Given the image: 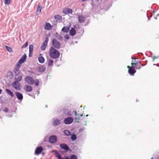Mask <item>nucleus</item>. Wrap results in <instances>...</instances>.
<instances>
[{"instance_id":"obj_1","label":"nucleus","mask_w":159,"mask_h":159,"mask_svg":"<svg viewBox=\"0 0 159 159\" xmlns=\"http://www.w3.org/2000/svg\"><path fill=\"white\" fill-rule=\"evenodd\" d=\"M49 54L52 58L56 59L59 57L60 53L53 47H51L49 50Z\"/></svg>"},{"instance_id":"obj_2","label":"nucleus","mask_w":159,"mask_h":159,"mask_svg":"<svg viewBox=\"0 0 159 159\" xmlns=\"http://www.w3.org/2000/svg\"><path fill=\"white\" fill-rule=\"evenodd\" d=\"M52 43L54 48L59 49L61 46V44L57 40L55 39H52Z\"/></svg>"},{"instance_id":"obj_3","label":"nucleus","mask_w":159,"mask_h":159,"mask_svg":"<svg viewBox=\"0 0 159 159\" xmlns=\"http://www.w3.org/2000/svg\"><path fill=\"white\" fill-rule=\"evenodd\" d=\"M25 81L30 85H32L34 83V80L30 76H27L25 78Z\"/></svg>"},{"instance_id":"obj_4","label":"nucleus","mask_w":159,"mask_h":159,"mask_svg":"<svg viewBox=\"0 0 159 159\" xmlns=\"http://www.w3.org/2000/svg\"><path fill=\"white\" fill-rule=\"evenodd\" d=\"M19 82L16 81H14L12 84V86L17 90L20 89V84Z\"/></svg>"},{"instance_id":"obj_5","label":"nucleus","mask_w":159,"mask_h":159,"mask_svg":"<svg viewBox=\"0 0 159 159\" xmlns=\"http://www.w3.org/2000/svg\"><path fill=\"white\" fill-rule=\"evenodd\" d=\"M57 137L56 135L51 136L49 138L48 141L51 143H54L56 142L57 141Z\"/></svg>"},{"instance_id":"obj_6","label":"nucleus","mask_w":159,"mask_h":159,"mask_svg":"<svg viewBox=\"0 0 159 159\" xmlns=\"http://www.w3.org/2000/svg\"><path fill=\"white\" fill-rule=\"evenodd\" d=\"M73 121V119L71 117H68L64 120V123L66 125H70Z\"/></svg>"},{"instance_id":"obj_7","label":"nucleus","mask_w":159,"mask_h":159,"mask_svg":"<svg viewBox=\"0 0 159 159\" xmlns=\"http://www.w3.org/2000/svg\"><path fill=\"white\" fill-rule=\"evenodd\" d=\"M128 68V72L129 74L131 75H134V74L136 72V71L135 70L134 67L132 66L130 67L129 66H127Z\"/></svg>"},{"instance_id":"obj_8","label":"nucleus","mask_w":159,"mask_h":159,"mask_svg":"<svg viewBox=\"0 0 159 159\" xmlns=\"http://www.w3.org/2000/svg\"><path fill=\"white\" fill-rule=\"evenodd\" d=\"M46 67L43 65H40L38 66L37 69L39 73H42L44 72L46 70Z\"/></svg>"},{"instance_id":"obj_9","label":"nucleus","mask_w":159,"mask_h":159,"mask_svg":"<svg viewBox=\"0 0 159 159\" xmlns=\"http://www.w3.org/2000/svg\"><path fill=\"white\" fill-rule=\"evenodd\" d=\"M14 72L15 74V77L23 74L20 70V69H19L18 67H15L14 69Z\"/></svg>"},{"instance_id":"obj_10","label":"nucleus","mask_w":159,"mask_h":159,"mask_svg":"<svg viewBox=\"0 0 159 159\" xmlns=\"http://www.w3.org/2000/svg\"><path fill=\"white\" fill-rule=\"evenodd\" d=\"M60 146L61 148L67 151L70 150V148L65 143H61L60 145Z\"/></svg>"},{"instance_id":"obj_11","label":"nucleus","mask_w":159,"mask_h":159,"mask_svg":"<svg viewBox=\"0 0 159 159\" xmlns=\"http://www.w3.org/2000/svg\"><path fill=\"white\" fill-rule=\"evenodd\" d=\"M62 12L65 14H67L68 13H72V10L71 9L67 8L63 10Z\"/></svg>"},{"instance_id":"obj_12","label":"nucleus","mask_w":159,"mask_h":159,"mask_svg":"<svg viewBox=\"0 0 159 159\" xmlns=\"http://www.w3.org/2000/svg\"><path fill=\"white\" fill-rule=\"evenodd\" d=\"M78 21L80 23H82L85 21V17L81 15H79L78 16Z\"/></svg>"},{"instance_id":"obj_13","label":"nucleus","mask_w":159,"mask_h":159,"mask_svg":"<svg viewBox=\"0 0 159 159\" xmlns=\"http://www.w3.org/2000/svg\"><path fill=\"white\" fill-rule=\"evenodd\" d=\"M15 94L19 100H22L23 98V96L21 93L18 92H16L15 93Z\"/></svg>"},{"instance_id":"obj_14","label":"nucleus","mask_w":159,"mask_h":159,"mask_svg":"<svg viewBox=\"0 0 159 159\" xmlns=\"http://www.w3.org/2000/svg\"><path fill=\"white\" fill-rule=\"evenodd\" d=\"M26 58L27 56L26 54H24L19 61V63H20V64H22L24 63L26 59Z\"/></svg>"},{"instance_id":"obj_15","label":"nucleus","mask_w":159,"mask_h":159,"mask_svg":"<svg viewBox=\"0 0 159 159\" xmlns=\"http://www.w3.org/2000/svg\"><path fill=\"white\" fill-rule=\"evenodd\" d=\"M60 123V120L58 119H55L53 121V125L54 126H57L59 125Z\"/></svg>"},{"instance_id":"obj_16","label":"nucleus","mask_w":159,"mask_h":159,"mask_svg":"<svg viewBox=\"0 0 159 159\" xmlns=\"http://www.w3.org/2000/svg\"><path fill=\"white\" fill-rule=\"evenodd\" d=\"M24 89L27 92H30L32 90V87L30 85H26L24 87Z\"/></svg>"},{"instance_id":"obj_17","label":"nucleus","mask_w":159,"mask_h":159,"mask_svg":"<svg viewBox=\"0 0 159 159\" xmlns=\"http://www.w3.org/2000/svg\"><path fill=\"white\" fill-rule=\"evenodd\" d=\"M43 149L41 147H39L36 149L35 151V154H39L40 153L43 151Z\"/></svg>"},{"instance_id":"obj_18","label":"nucleus","mask_w":159,"mask_h":159,"mask_svg":"<svg viewBox=\"0 0 159 159\" xmlns=\"http://www.w3.org/2000/svg\"><path fill=\"white\" fill-rule=\"evenodd\" d=\"M23 75H18L17 76H16L15 77V78H14L15 81H16L18 82H19L20 81L22 80V78Z\"/></svg>"},{"instance_id":"obj_19","label":"nucleus","mask_w":159,"mask_h":159,"mask_svg":"<svg viewBox=\"0 0 159 159\" xmlns=\"http://www.w3.org/2000/svg\"><path fill=\"white\" fill-rule=\"evenodd\" d=\"M44 28L45 30H50L52 29V27L50 23L47 22Z\"/></svg>"},{"instance_id":"obj_20","label":"nucleus","mask_w":159,"mask_h":159,"mask_svg":"<svg viewBox=\"0 0 159 159\" xmlns=\"http://www.w3.org/2000/svg\"><path fill=\"white\" fill-rule=\"evenodd\" d=\"M56 38L60 41H62L63 40V38L61 35L59 34L58 33L56 32L55 34Z\"/></svg>"},{"instance_id":"obj_21","label":"nucleus","mask_w":159,"mask_h":159,"mask_svg":"<svg viewBox=\"0 0 159 159\" xmlns=\"http://www.w3.org/2000/svg\"><path fill=\"white\" fill-rule=\"evenodd\" d=\"M70 34V35L73 36L75 35L76 34V31L75 29L74 28H72L70 30L69 32Z\"/></svg>"},{"instance_id":"obj_22","label":"nucleus","mask_w":159,"mask_h":159,"mask_svg":"<svg viewBox=\"0 0 159 159\" xmlns=\"http://www.w3.org/2000/svg\"><path fill=\"white\" fill-rule=\"evenodd\" d=\"M6 91L7 93L11 97L13 98L14 97V95L13 92L9 89H6Z\"/></svg>"},{"instance_id":"obj_23","label":"nucleus","mask_w":159,"mask_h":159,"mask_svg":"<svg viewBox=\"0 0 159 159\" xmlns=\"http://www.w3.org/2000/svg\"><path fill=\"white\" fill-rule=\"evenodd\" d=\"M52 152L55 153V156L57 157L58 159H61L62 158L61 157L60 154L56 150H53Z\"/></svg>"},{"instance_id":"obj_24","label":"nucleus","mask_w":159,"mask_h":159,"mask_svg":"<svg viewBox=\"0 0 159 159\" xmlns=\"http://www.w3.org/2000/svg\"><path fill=\"white\" fill-rule=\"evenodd\" d=\"M7 77L9 79H12L13 78V74L12 72L11 71H8L7 74Z\"/></svg>"},{"instance_id":"obj_25","label":"nucleus","mask_w":159,"mask_h":159,"mask_svg":"<svg viewBox=\"0 0 159 159\" xmlns=\"http://www.w3.org/2000/svg\"><path fill=\"white\" fill-rule=\"evenodd\" d=\"M61 31L64 33H68L69 31V28L67 27H64L62 28Z\"/></svg>"},{"instance_id":"obj_26","label":"nucleus","mask_w":159,"mask_h":159,"mask_svg":"<svg viewBox=\"0 0 159 159\" xmlns=\"http://www.w3.org/2000/svg\"><path fill=\"white\" fill-rule=\"evenodd\" d=\"M38 61L40 63H43L44 62L45 59L43 57L40 56L38 57Z\"/></svg>"},{"instance_id":"obj_27","label":"nucleus","mask_w":159,"mask_h":159,"mask_svg":"<svg viewBox=\"0 0 159 159\" xmlns=\"http://www.w3.org/2000/svg\"><path fill=\"white\" fill-rule=\"evenodd\" d=\"M55 18L57 20V21L61 20L62 19V17L61 16L59 15H57L55 16Z\"/></svg>"},{"instance_id":"obj_28","label":"nucleus","mask_w":159,"mask_h":159,"mask_svg":"<svg viewBox=\"0 0 159 159\" xmlns=\"http://www.w3.org/2000/svg\"><path fill=\"white\" fill-rule=\"evenodd\" d=\"M64 113L68 116H70V113L69 110L67 109L64 110Z\"/></svg>"},{"instance_id":"obj_29","label":"nucleus","mask_w":159,"mask_h":159,"mask_svg":"<svg viewBox=\"0 0 159 159\" xmlns=\"http://www.w3.org/2000/svg\"><path fill=\"white\" fill-rule=\"evenodd\" d=\"M53 63V60L51 59H49L48 60V66H52Z\"/></svg>"},{"instance_id":"obj_30","label":"nucleus","mask_w":159,"mask_h":159,"mask_svg":"<svg viewBox=\"0 0 159 159\" xmlns=\"http://www.w3.org/2000/svg\"><path fill=\"white\" fill-rule=\"evenodd\" d=\"M64 133L65 135L67 136H69L70 134V132L68 130H64Z\"/></svg>"},{"instance_id":"obj_31","label":"nucleus","mask_w":159,"mask_h":159,"mask_svg":"<svg viewBox=\"0 0 159 159\" xmlns=\"http://www.w3.org/2000/svg\"><path fill=\"white\" fill-rule=\"evenodd\" d=\"M49 39L48 37H46L45 38V39L44 42L43 43V44L46 46L47 45L48 42V41Z\"/></svg>"},{"instance_id":"obj_32","label":"nucleus","mask_w":159,"mask_h":159,"mask_svg":"<svg viewBox=\"0 0 159 159\" xmlns=\"http://www.w3.org/2000/svg\"><path fill=\"white\" fill-rule=\"evenodd\" d=\"M42 7L40 4H38L37 5V11L41 12V9Z\"/></svg>"},{"instance_id":"obj_33","label":"nucleus","mask_w":159,"mask_h":159,"mask_svg":"<svg viewBox=\"0 0 159 159\" xmlns=\"http://www.w3.org/2000/svg\"><path fill=\"white\" fill-rule=\"evenodd\" d=\"M77 138L75 134H74L71 135V139L73 141H75L76 139Z\"/></svg>"},{"instance_id":"obj_34","label":"nucleus","mask_w":159,"mask_h":159,"mask_svg":"<svg viewBox=\"0 0 159 159\" xmlns=\"http://www.w3.org/2000/svg\"><path fill=\"white\" fill-rule=\"evenodd\" d=\"M4 2L5 4H9L11 2V0H4Z\"/></svg>"},{"instance_id":"obj_35","label":"nucleus","mask_w":159,"mask_h":159,"mask_svg":"<svg viewBox=\"0 0 159 159\" xmlns=\"http://www.w3.org/2000/svg\"><path fill=\"white\" fill-rule=\"evenodd\" d=\"M28 44V41H26L25 43L22 46L21 48H23L26 47Z\"/></svg>"},{"instance_id":"obj_36","label":"nucleus","mask_w":159,"mask_h":159,"mask_svg":"<svg viewBox=\"0 0 159 159\" xmlns=\"http://www.w3.org/2000/svg\"><path fill=\"white\" fill-rule=\"evenodd\" d=\"M6 49H7V50L9 52H12V50L11 48H10L7 46H6Z\"/></svg>"},{"instance_id":"obj_37","label":"nucleus","mask_w":159,"mask_h":159,"mask_svg":"<svg viewBox=\"0 0 159 159\" xmlns=\"http://www.w3.org/2000/svg\"><path fill=\"white\" fill-rule=\"evenodd\" d=\"M33 45H30L29 46V52H33Z\"/></svg>"},{"instance_id":"obj_38","label":"nucleus","mask_w":159,"mask_h":159,"mask_svg":"<svg viewBox=\"0 0 159 159\" xmlns=\"http://www.w3.org/2000/svg\"><path fill=\"white\" fill-rule=\"evenodd\" d=\"M70 159H77V157L75 155H72L70 157Z\"/></svg>"},{"instance_id":"obj_39","label":"nucleus","mask_w":159,"mask_h":159,"mask_svg":"<svg viewBox=\"0 0 159 159\" xmlns=\"http://www.w3.org/2000/svg\"><path fill=\"white\" fill-rule=\"evenodd\" d=\"M46 46L42 44L41 47V49L42 51L46 49Z\"/></svg>"},{"instance_id":"obj_40","label":"nucleus","mask_w":159,"mask_h":159,"mask_svg":"<svg viewBox=\"0 0 159 159\" xmlns=\"http://www.w3.org/2000/svg\"><path fill=\"white\" fill-rule=\"evenodd\" d=\"M136 62L135 63V65L138 66L139 64H141V62L139 61H135Z\"/></svg>"},{"instance_id":"obj_41","label":"nucleus","mask_w":159,"mask_h":159,"mask_svg":"<svg viewBox=\"0 0 159 159\" xmlns=\"http://www.w3.org/2000/svg\"><path fill=\"white\" fill-rule=\"evenodd\" d=\"M73 113H74V114L75 116H77V115H78V116H79L80 117H82L83 116V115L82 114H80V115H79V114H77L76 112L75 111H74L73 112Z\"/></svg>"},{"instance_id":"obj_42","label":"nucleus","mask_w":159,"mask_h":159,"mask_svg":"<svg viewBox=\"0 0 159 159\" xmlns=\"http://www.w3.org/2000/svg\"><path fill=\"white\" fill-rule=\"evenodd\" d=\"M64 38L65 39L68 40L70 38V36L68 34H67L64 36Z\"/></svg>"},{"instance_id":"obj_43","label":"nucleus","mask_w":159,"mask_h":159,"mask_svg":"<svg viewBox=\"0 0 159 159\" xmlns=\"http://www.w3.org/2000/svg\"><path fill=\"white\" fill-rule=\"evenodd\" d=\"M21 64H20V63H19V61L18 62L17 64H16V66L15 67H18L19 68V69H20V65Z\"/></svg>"},{"instance_id":"obj_44","label":"nucleus","mask_w":159,"mask_h":159,"mask_svg":"<svg viewBox=\"0 0 159 159\" xmlns=\"http://www.w3.org/2000/svg\"><path fill=\"white\" fill-rule=\"evenodd\" d=\"M159 57V56H157V57L155 56H153L152 57L153 61H154L155 59L158 58Z\"/></svg>"},{"instance_id":"obj_45","label":"nucleus","mask_w":159,"mask_h":159,"mask_svg":"<svg viewBox=\"0 0 159 159\" xmlns=\"http://www.w3.org/2000/svg\"><path fill=\"white\" fill-rule=\"evenodd\" d=\"M3 111L5 112H8V109L7 108H5V109L3 110Z\"/></svg>"},{"instance_id":"obj_46","label":"nucleus","mask_w":159,"mask_h":159,"mask_svg":"<svg viewBox=\"0 0 159 159\" xmlns=\"http://www.w3.org/2000/svg\"><path fill=\"white\" fill-rule=\"evenodd\" d=\"M39 84V81L38 80H37L35 83V85L36 86H38Z\"/></svg>"},{"instance_id":"obj_47","label":"nucleus","mask_w":159,"mask_h":159,"mask_svg":"<svg viewBox=\"0 0 159 159\" xmlns=\"http://www.w3.org/2000/svg\"><path fill=\"white\" fill-rule=\"evenodd\" d=\"M80 120V118L79 117H77V118H75V121L79 122V120Z\"/></svg>"},{"instance_id":"obj_48","label":"nucleus","mask_w":159,"mask_h":159,"mask_svg":"<svg viewBox=\"0 0 159 159\" xmlns=\"http://www.w3.org/2000/svg\"><path fill=\"white\" fill-rule=\"evenodd\" d=\"M32 52H29V57H31L32 56Z\"/></svg>"},{"instance_id":"obj_49","label":"nucleus","mask_w":159,"mask_h":159,"mask_svg":"<svg viewBox=\"0 0 159 159\" xmlns=\"http://www.w3.org/2000/svg\"><path fill=\"white\" fill-rule=\"evenodd\" d=\"M137 66L136 67V68L137 69H139L141 68V67L139 65H138V66Z\"/></svg>"},{"instance_id":"obj_50","label":"nucleus","mask_w":159,"mask_h":159,"mask_svg":"<svg viewBox=\"0 0 159 159\" xmlns=\"http://www.w3.org/2000/svg\"><path fill=\"white\" fill-rule=\"evenodd\" d=\"M61 159H70V158L67 157H65V158H62Z\"/></svg>"},{"instance_id":"obj_51","label":"nucleus","mask_w":159,"mask_h":159,"mask_svg":"<svg viewBox=\"0 0 159 159\" xmlns=\"http://www.w3.org/2000/svg\"><path fill=\"white\" fill-rule=\"evenodd\" d=\"M131 65H135V63H134H134H132H132H131Z\"/></svg>"},{"instance_id":"obj_52","label":"nucleus","mask_w":159,"mask_h":159,"mask_svg":"<svg viewBox=\"0 0 159 159\" xmlns=\"http://www.w3.org/2000/svg\"><path fill=\"white\" fill-rule=\"evenodd\" d=\"M156 66H158L159 67V64H157L156 65Z\"/></svg>"},{"instance_id":"obj_53","label":"nucleus","mask_w":159,"mask_h":159,"mask_svg":"<svg viewBox=\"0 0 159 159\" xmlns=\"http://www.w3.org/2000/svg\"><path fill=\"white\" fill-rule=\"evenodd\" d=\"M2 91V90L1 89H0V94L1 93Z\"/></svg>"},{"instance_id":"obj_54","label":"nucleus","mask_w":159,"mask_h":159,"mask_svg":"<svg viewBox=\"0 0 159 159\" xmlns=\"http://www.w3.org/2000/svg\"><path fill=\"white\" fill-rule=\"evenodd\" d=\"M86 0H82V1H84V2L85 1H86Z\"/></svg>"},{"instance_id":"obj_55","label":"nucleus","mask_w":159,"mask_h":159,"mask_svg":"<svg viewBox=\"0 0 159 159\" xmlns=\"http://www.w3.org/2000/svg\"><path fill=\"white\" fill-rule=\"evenodd\" d=\"M141 65L142 66H144V65L142 64H141Z\"/></svg>"},{"instance_id":"obj_56","label":"nucleus","mask_w":159,"mask_h":159,"mask_svg":"<svg viewBox=\"0 0 159 159\" xmlns=\"http://www.w3.org/2000/svg\"><path fill=\"white\" fill-rule=\"evenodd\" d=\"M88 116V115H87L86 116V117H87V116Z\"/></svg>"},{"instance_id":"obj_57","label":"nucleus","mask_w":159,"mask_h":159,"mask_svg":"<svg viewBox=\"0 0 159 159\" xmlns=\"http://www.w3.org/2000/svg\"><path fill=\"white\" fill-rule=\"evenodd\" d=\"M156 64H153V65H156Z\"/></svg>"},{"instance_id":"obj_58","label":"nucleus","mask_w":159,"mask_h":159,"mask_svg":"<svg viewBox=\"0 0 159 159\" xmlns=\"http://www.w3.org/2000/svg\"><path fill=\"white\" fill-rule=\"evenodd\" d=\"M46 107H47V105H46Z\"/></svg>"},{"instance_id":"obj_59","label":"nucleus","mask_w":159,"mask_h":159,"mask_svg":"<svg viewBox=\"0 0 159 159\" xmlns=\"http://www.w3.org/2000/svg\"><path fill=\"white\" fill-rule=\"evenodd\" d=\"M157 16H159V14H158L157 15Z\"/></svg>"},{"instance_id":"obj_60","label":"nucleus","mask_w":159,"mask_h":159,"mask_svg":"<svg viewBox=\"0 0 159 159\" xmlns=\"http://www.w3.org/2000/svg\"><path fill=\"white\" fill-rule=\"evenodd\" d=\"M151 159H153V158H152H152H151Z\"/></svg>"},{"instance_id":"obj_61","label":"nucleus","mask_w":159,"mask_h":159,"mask_svg":"<svg viewBox=\"0 0 159 159\" xmlns=\"http://www.w3.org/2000/svg\"><path fill=\"white\" fill-rule=\"evenodd\" d=\"M85 125H87V124H85Z\"/></svg>"},{"instance_id":"obj_62","label":"nucleus","mask_w":159,"mask_h":159,"mask_svg":"<svg viewBox=\"0 0 159 159\" xmlns=\"http://www.w3.org/2000/svg\"><path fill=\"white\" fill-rule=\"evenodd\" d=\"M84 108H85V106L84 107Z\"/></svg>"}]
</instances>
